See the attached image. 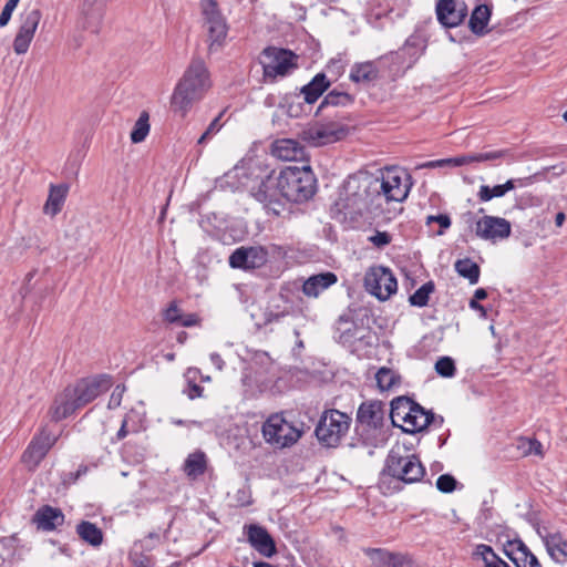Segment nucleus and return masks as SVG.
<instances>
[{
    "label": "nucleus",
    "instance_id": "obj_1",
    "mask_svg": "<svg viewBox=\"0 0 567 567\" xmlns=\"http://www.w3.org/2000/svg\"><path fill=\"white\" fill-rule=\"evenodd\" d=\"M111 386V378L106 374L83 378L74 384L68 385L54 398L50 408L52 420L59 422L66 419L102 393L109 391Z\"/></svg>",
    "mask_w": 567,
    "mask_h": 567
},
{
    "label": "nucleus",
    "instance_id": "obj_2",
    "mask_svg": "<svg viewBox=\"0 0 567 567\" xmlns=\"http://www.w3.org/2000/svg\"><path fill=\"white\" fill-rule=\"evenodd\" d=\"M212 86L208 69L202 59H193L177 82L172 97V110L185 117L194 104L202 101Z\"/></svg>",
    "mask_w": 567,
    "mask_h": 567
},
{
    "label": "nucleus",
    "instance_id": "obj_3",
    "mask_svg": "<svg viewBox=\"0 0 567 567\" xmlns=\"http://www.w3.org/2000/svg\"><path fill=\"white\" fill-rule=\"evenodd\" d=\"M377 205L375 193L372 192L371 175L358 173L350 175L343 183L336 207L344 217L355 219Z\"/></svg>",
    "mask_w": 567,
    "mask_h": 567
},
{
    "label": "nucleus",
    "instance_id": "obj_4",
    "mask_svg": "<svg viewBox=\"0 0 567 567\" xmlns=\"http://www.w3.org/2000/svg\"><path fill=\"white\" fill-rule=\"evenodd\" d=\"M411 49L410 40L406 41L404 47L396 52H391L388 55L381 56L375 61H365L354 63L351 68L349 78L352 82L362 85H370L379 79L380 70L386 64L390 69V76L395 79L404 74L405 70L411 68L414 61L403 66L404 53Z\"/></svg>",
    "mask_w": 567,
    "mask_h": 567
},
{
    "label": "nucleus",
    "instance_id": "obj_5",
    "mask_svg": "<svg viewBox=\"0 0 567 567\" xmlns=\"http://www.w3.org/2000/svg\"><path fill=\"white\" fill-rule=\"evenodd\" d=\"M372 192L375 193L377 206H380L382 198L385 202H403L411 189V175L400 167L385 168L381 177L371 175Z\"/></svg>",
    "mask_w": 567,
    "mask_h": 567
},
{
    "label": "nucleus",
    "instance_id": "obj_6",
    "mask_svg": "<svg viewBox=\"0 0 567 567\" xmlns=\"http://www.w3.org/2000/svg\"><path fill=\"white\" fill-rule=\"evenodd\" d=\"M284 202L301 203L316 192V178L309 166L287 167L277 175Z\"/></svg>",
    "mask_w": 567,
    "mask_h": 567
},
{
    "label": "nucleus",
    "instance_id": "obj_7",
    "mask_svg": "<svg viewBox=\"0 0 567 567\" xmlns=\"http://www.w3.org/2000/svg\"><path fill=\"white\" fill-rule=\"evenodd\" d=\"M265 441L276 449H286L295 445L305 433V425L295 424L287 420L284 412L274 413L262 424Z\"/></svg>",
    "mask_w": 567,
    "mask_h": 567
},
{
    "label": "nucleus",
    "instance_id": "obj_8",
    "mask_svg": "<svg viewBox=\"0 0 567 567\" xmlns=\"http://www.w3.org/2000/svg\"><path fill=\"white\" fill-rule=\"evenodd\" d=\"M386 473L403 483L420 482L425 475V468L420 458L413 454H402L400 447L392 449L385 461Z\"/></svg>",
    "mask_w": 567,
    "mask_h": 567
},
{
    "label": "nucleus",
    "instance_id": "obj_9",
    "mask_svg": "<svg viewBox=\"0 0 567 567\" xmlns=\"http://www.w3.org/2000/svg\"><path fill=\"white\" fill-rule=\"evenodd\" d=\"M350 423L351 417L348 414L334 409L326 410L319 419L315 434L321 444L334 447L347 434Z\"/></svg>",
    "mask_w": 567,
    "mask_h": 567
},
{
    "label": "nucleus",
    "instance_id": "obj_10",
    "mask_svg": "<svg viewBox=\"0 0 567 567\" xmlns=\"http://www.w3.org/2000/svg\"><path fill=\"white\" fill-rule=\"evenodd\" d=\"M384 404L381 401L373 400L360 404L357 411V434L362 439L363 444L375 446V437L370 432L381 431L384 421Z\"/></svg>",
    "mask_w": 567,
    "mask_h": 567
},
{
    "label": "nucleus",
    "instance_id": "obj_11",
    "mask_svg": "<svg viewBox=\"0 0 567 567\" xmlns=\"http://www.w3.org/2000/svg\"><path fill=\"white\" fill-rule=\"evenodd\" d=\"M200 7L208 50L210 53L217 52L224 47L228 33L226 20L215 0H202Z\"/></svg>",
    "mask_w": 567,
    "mask_h": 567
},
{
    "label": "nucleus",
    "instance_id": "obj_12",
    "mask_svg": "<svg viewBox=\"0 0 567 567\" xmlns=\"http://www.w3.org/2000/svg\"><path fill=\"white\" fill-rule=\"evenodd\" d=\"M251 196L264 205L268 214L279 216L286 206L277 175L269 174L257 186L251 187Z\"/></svg>",
    "mask_w": 567,
    "mask_h": 567
},
{
    "label": "nucleus",
    "instance_id": "obj_13",
    "mask_svg": "<svg viewBox=\"0 0 567 567\" xmlns=\"http://www.w3.org/2000/svg\"><path fill=\"white\" fill-rule=\"evenodd\" d=\"M264 60L260 62L264 70V76L275 80L277 76L287 75L292 69L297 68L296 54L290 50L268 47L262 51Z\"/></svg>",
    "mask_w": 567,
    "mask_h": 567
},
{
    "label": "nucleus",
    "instance_id": "obj_14",
    "mask_svg": "<svg viewBox=\"0 0 567 567\" xmlns=\"http://www.w3.org/2000/svg\"><path fill=\"white\" fill-rule=\"evenodd\" d=\"M42 12L39 6H29L20 13V27L13 40V51L24 54L34 38L37 28L41 21Z\"/></svg>",
    "mask_w": 567,
    "mask_h": 567
},
{
    "label": "nucleus",
    "instance_id": "obj_15",
    "mask_svg": "<svg viewBox=\"0 0 567 567\" xmlns=\"http://www.w3.org/2000/svg\"><path fill=\"white\" fill-rule=\"evenodd\" d=\"M364 287L371 295L384 301L396 292L398 282L389 268L378 266L365 274Z\"/></svg>",
    "mask_w": 567,
    "mask_h": 567
},
{
    "label": "nucleus",
    "instance_id": "obj_16",
    "mask_svg": "<svg viewBox=\"0 0 567 567\" xmlns=\"http://www.w3.org/2000/svg\"><path fill=\"white\" fill-rule=\"evenodd\" d=\"M474 233L483 240L497 243L511 236L512 225L505 218L485 215L475 223Z\"/></svg>",
    "mask_w": 567,
    "mask_h": 567
},
{
    "label": "nucleus",
    "instance_id": "obj_17",
    "mask_svg": "<svg viewBox=\"0 0 567 567\" xmlns=\"http://www.w3.org/2000/svg\"><path fill=\"white\" fill-rule=\"evenodd\" d=\"M268 260V251L261 246L238 247L229 256L228 262L235 269H256Z\"/></svg>",
    "mask_w": 567,
    "mask_h": 567
},
{
    "label": "nucleus",
    "instance_id": "obj_18",
    "mask_svg": "<svg viewBox=\"0 0 567 567\" xmlns=\"http://www.w3.org/2000/svg\"><path fill=\"white\" fill-rule=\"evenodd\" d=\"M56 441L58 436L52 435L43 427L40 433L33 437L23 453V462L32 467L38 466Z\"/></svg>",
    "mask_w": 567,
    "mask_h": 567
},
{
    "label": "nucleus",
    "instance_id": "obj_19",
    "mask_svg": "<svg viewBox=\"0 0 567 567\" xmlns=\"http://www.w3.org/2000/svg\"><path fill=\"white\" fill-rule=\"evenodd\" d=\"M435 11L439 22L446 28L460 25L467 16L465 3L457 0H439Z\"/></svg>",
    "mask_w": 567,
    "mask_h": 567
},
{
    "label": "nucleus",
    "instance_id": "obj_20",
    "mask_svg": "<svg viewBox=\"0 0 567 567\" xmlns=\"http://www.w3.org/2000/svg\"><path fill=\"white\" fill-rule=\"evenodd\" d=\"M347 130L334 123L313 125L303 131V138L315 146L326 145L341 140Z\"/></svg>",
    "mask_w": 567,
    "mask_h": 567
},
{
    "label": "nucleus",
    "instance_id": "obj_21",
    "mask_svg": "<svg viewBox=\"0 0 567 567\" xmlns=\"http://www.w3.org/2000/svg\"><path fill=\"white\" fill-rule=\"evenodd\" d=\"M249 544L262 556L270 558L277 553L276 544L268 530L257 524L245 526Z\"/></svg>",
    "mask_w": 567,
    "mask_h": 567
},
{
    "label": "nucleus",
    "instance_id": "obj_22",
    "mask_svg": "<svg viewBox=\"0 0 567 567\" xmlns=\"http://www.w3.org/2000/svg\"><path fill=\"white\" fill-rule=\"evenodd\" d=\"M537 534L544 542L548 555L556 563L567 559V540L559 532L550 533L546 528H537Z\"/></svg>",
    "mask_w": 567,
    "mask_h": 567
},
{
    "label": "nucleus",
    "instance_id": "obj_23",
    "mask_svg": "<svg viewBox=\"0 0 567 567\" xmlns=\"http://www.w3.org/2000/svg\"><path fill=\"white\" fill-rule=\"evenodd\" d=\"M107 0H84L82 13L84 21L82 28L92 33H99Z\"/></svg>",
    "mask_w": 567,
    "mask_h": 567
},
{
    "label": "nucleus",
    "instance_id": "obj_24",
    "mask_svg": "<svg viewBox=\"0 0 567 567\" xmlns=\"http://www.w3.org/2000/svg\"><path fill=\"white\" fill-rule=\"evenodd\" d=\"M271 154L281 161H301L305 158L303 146L293 138H281L272 143Z\"/></svg>",
    "mask_w": 567,
    "mask_h": 567
},
{
    "label": "nucleus",
    "instance_id": "obj_25",
    "mask_svg": "<svg viewBox=\"0 0 567 567\" xmlns=\"http://www.w3.org/2000/svg\"><path fill=\"white\" fill-rule=\"evenodd\" d=\"M404 425H400V427L406 433H415L421 432L427 425L435 421V415L431 411H426L420 404L415 402L414 409L409 415Z\"/></svg>",
    "mask_w": 567,
    "mask_h": 567
},
{
    "label": "nucleus",
    "instance_id": "obj_26",
    "mask_svg": "<svg viewBox=\"0 0 567 567\" xmlns=\"http://www.w3.org/2000/svg\"><path fill=\"white\" fill-rule=\"evenodd\" d=\"M337 280V276L330 271L313 275L303 282L302 292L307 297L317 298L323 290L334 285Z\"/></svg>",
    "mask_w": 567,
    "mask_h": 567
},
{
    "label": "nucleus",
    "instance_id": "obj_27",
    "mask_svg": "<svg viewBox=\"0 0 567 567\" xmlns=\"http://www.w3.org/2000/svg\"><path fill=\"white\" fill-rule=\"evenodd\" d=\"M33 520L37 523L38 528L53 530L63 524L64 515L60 508L44 505L37 511Z\"/></svg>",
    "mask_w": 567,
    "mask_h": 567
},
{
    "label": "nucleus",
    "instance_id": "obj_28",
    "mask_svg": "<svg viewBox=\"0 0 567 567\" xmlns=\"http://www.w3.org/2000/svg\"><path fill=\"white\" fill-rule=\"evenodd\" d=\"M415 402L406 396H399L391 401L390 417L394 426L404 425Z\"/></svg>",
    "mask_w": 567,
    "mask_h": 567
},
{
    "label": "nucleus",
    "instance_id": "obj_29",
    "mask_svg": "<svg viewBox=\"0 0 567 567\" xmlns=\"http://www.w3.org/2000/svg\"><path fill=\"white\" fill-rule=\"evenodd\" d=\"M330 81L324 73H318L315 78L301 89L303 100L312 104L328 90Z\"/></svg>",
    "mask_w": 567,
    "mask_h": 567
},
{
    "label": "nucleus",
    "instance_id": "obj_30",
    "mask_svg": "<svg viewBox=\"0 0 567 567\" xmlns=\"http://www.w3.org/2000/svg\"><path fill=\"white\" fill-rule=\"evenodd\" d=\"M504 553L516 567H527L530 550L523 540H508L504 545Z\"/></svg>",
    "mask_w": 567,
    "mask_h": 567
},
{
    "label": "nucleus",
    "instance_id": "obj_31",
    "mask_svg": "<svg viewBox=\"0 0 567 567\" xmlns=\"http://www.w3.org/2000/svg\"><path fill=\"white\" fill-rule=\"evenodd\" d=\"M68 194V186L65 185H51L49 197L44 205V213L47 215L55 216L63 207Z\"/></svg>",
    "mask_w": 567,
    "mask_h": 567
},
{
    "label": "nucleus",
    "instance_id": "obj_32",
    "mask_svg": "<svg viewBox=\"0 0 567 567\" xmlns=\"http://www.w3.org/2000/svg\"><path fill=\"white\" fill-rule=\"evenodd\" d=\"M491 8L486 4L477 6L470 18V29L474 34L483 35L487 32L486 27L491 18Z\"/></svg>",
    "mask_w": 567,
    "mask_h": 567
},
{
    "label": "nucleus",
    "instance_id": "obj_33",
    "mask_svg": "<svg viewBox=\"0 0 567 567\" xmlns=\"http://www.w3.org/2000/svg\"><path fill=\"white\" fill-rule=\"evenodd\" d=\"M207 467L206 455L202 451L190 453L184 463V472L189 478H197L203 475Z\"/></svg>",
    "mask_w": 567,
    "mask_h": 567
},
{
    "label": "nucleus",
    "instance_id": "obj_34",
    "mask_svg": "<svg viewBox=\"0 0 567 567\" xmlns=\"http://www.w3.org/2000/svg\"><path fill=\"white\" fill-rule=\"evenodd\" d=\"M76 533L81 539L93 547H97L103 543L102 530L91 522L82 520L80 524H78Z\"/></svg>",
    "mask_w": 567,
    "mask_h": 567
},
{
    "label": "nucleus",
    "instance_id": "obj_35",
    "mask_svg": "<svg viewBox=\"0 0 567 567\" xmlns=\"http://www.w3.org/2000/svg\"><path fill=\"white\" fill-rule=\"evenodd\" d=\"M455 271L467 279L471 285L478 282L481 269L480 266L470 258L458 259L454 265Z\"/></svg>",
    "mask_w": 567,
    "mask_h": 567
},
{
    "label": "nucleus",
    "instance_id": "obj_36",
    "mask_svg": "<svg viewBox=\"0 0 567 567\" xmlns=\"http://www.w3.org/2000/svg\"><path fill=\"white\" fill-rule=\"evenodd\" d=\"M504 156L503 151H493V152H485V153H478L475 155H463V156H456L451 157V163L453 167L467 165L474 162H484V161H494Z\"/></svg>",
    "mask_w": 567,
    "mask_h": 567
},
{
    "label": "nucleus",
    "instance_id": "obj_37",
    "mask_svg": "<svg viewBox=\"0 0 567 567\" xmlns=\"http://www.w3.org/2000/svg\"><path fill=\"white\" fill-rule=\"evenodd\" d=\"M474 556L482 558L484 567H509V565L498 557L493 548L485 544L476 546Z\"/></svg>",
    "mask_w": 567,
    "mask_h": 567
},
{
    "label": "nucleus",
    "instance_id": "obj_38",
    "mask_svg": "<svg viewBox=\"0 0 567 567\" xmlns=\"http://www.w3.org/2000/svg\"><path fill=\"white\" fill-rule=\"evenodd\" d=\"M17 547L18 539L14 536L0 539V567L13 560Z\"/></svg>",
    "mask_w": 567,
    "mask_h": 567
},
{
    "label": "nucleus",
    "instance_id": "obj_39",
    "mask_svg": "<svg viewBox=\"0 0 567 567\" xmlns=\"http://www.w3.org/2000/svg\"><path fill=\"white\" fill-rule=\"evenodd\" d=\"M148 113L142 112L140 117L134 124V127L131 132V141L133 143H141L143 142L150 132V123H148Z\"/></svg>",
    "mask_w": 567,
    "mask_h": 567
},
{
    "label": "nucleus",
    "instance_id": "obj_40",
    "mask_svg": "<svg viewBox=\"0 0 567 567\" xmlns=\"http://www.w3.org/2000/svg\"><path fill=\"white\" fill-rule=\"evenodd\" d=\"M435 290L433 281L422 285L413 295L409 297V302L414 307H425L429 302L430 295Z\"/></svg>",
    "mask_w": 567,
    "mask_h": 567
},
{
    "label": "nucleus",
    "instance_id": "obj_41",
    "mask_svg": "<svg viewBox=\"0 0 567 567\" xmlns=\"http://www.w3.org/2000/svg\"><path fill=\"white\" fill-rule=\"evenodd\" d=\"M352 102V97L350 94L346 93V92H339V91H330L323 99V101L321 102L319 109H322L327 105H332V106H339V105H348Z\"/></svg>",
    "mask_w": 567,
    "mask_h": 567
},
{
    "label": "nucleus",
    "instance_id": "obj_42",
    "mask_svg": "<svg viewBox=\"0 0 567 567\" xmlns=\"http://www.w3.org/2000/svg\"><path fill=\"white\" fill-rule=\"evenodd\" d=\"M378 386L382 390H390L396 382L398 375L389 368H381L375 374Z\"/></svg>",
    "mask_w": 567,
    "mask_h": 567
},
{
    "label": "nucleus",
    "instance_id": "obj_43",
    "mask_svg": "<svg viewBox=\"0 0 567 567\" xmlns=\"http://www.w3.org/2000/svg\"><path fill=\"white\" fill-rule=\"evenodd\" d=\"M435 371L444 378H451L455 374L456 368L453 359L450 357H442L435 363Z\"/></svg>",
    "mask_w": 567,
    "mask_h": 567
},
{
    "label": "nucleus",
    "instance_id": "obj_44",
    "mask_svg": "<svg viewBox=\"0 0 567 567\" xmlns=\"http://www.w3.org/2000/svg\"><path fill=\"white\" fill-rule=\"evenodd\" d=\"M506 193L505 189L503 188V185H495L494 187L482 185L477 193V197L481 202H488L494 197H502Z\"/></svg>",
    "mask_w": 567,
    "mask_h": 567
},
{
    "label": "nucleus",
    "instance_id": "obj_45",
    "mask_svg": "<svg viewBox=\"0 0 567 567\" xmlns=\"http://www.w3.org/2000/svg\"><path fill=\"white\" fill-rule=\"evenodd\" d=\"M365 555L375 567H388V550L383 548H367Z\"/></svg>",
    "mask_w": 567,
    "mask_h": 567
},
{
    "label": "nucleus",
    "instance_id": "obj_46",
    "mask_svg": "<svg viewBox=\"0 0 567 567\" xmlns=\"http://www.w3.org/2000/svg\"><path fill=\"white\" fill-rule=\"evenodd\" d=\"M225 111L220 112L208 125V127L205 130V132L200 135L197 143L204 144L208 138H210L214 134L219 132L221 128L220 118L223 117Z\"/></svg>",
    "mask_w": 567,
    "mask_h": 567
},
{
    "label": "nucleus",
    "instance_id": "obj_47",
    "mask_svg": "<svg viewBox=\"0 0 567 567\" xmlns=\"http://www.w3.org/2000/svg\"><path fill=\"white\" fill-rule=\"evenodd\" d=\"M456 480L450 474L440 475L436 481V487L443 493H451L456 487Z\"/></svg>",
    "mask_w": 567,
    "mask_h": 567
},
{
    "label": "nucleus",
    "instance_id": "obj_48",
    "mask_svg": "<svg viewBox=\"0 0 567 567\" xmlns=\"http://www.w3.org/2000/svg\"><path fill=\"white\" fill-rule=\"evenodd\" d=\"M432 223L440 225L441 229L437 231V235H443L444 230L451 226V218L446 214L430 215L426 217V225H431Z\"/></svg>",
    "mask_w": 567,
    "mask_h": 567
},
{
    "label": "nucleus",
    "instance_id": "obj_49",
    "mask_svg": "<svg viewBox=\"0 0 567 567\" xmlns=\"http://www.w3.org/2000/svg\"><path fill=\"white\" fill-rule=\"evenodd\" d=\"M19 3V0H8L2 9V12L0 14V28L6 27L11 17L13 11L16 10L17 6Z\"/></svg>",
    "mask_w": 567,
    "mask_h": 567
},
{
    "label": "nucleus",
    "instance_id": "obj_50",
    "mask_svg": "<svg viewBox=\"0 0 567 567\" xmlns=\"http://www.w3.org/2000/svg\"><path fill=\"white\" fill-rule=\"evenodd\" d=\"M164 319L169 323H176L179 324V321L182 319L181 310L176 303V301H173L168 308L164 311Z\"/></svg>",
    "mask_w": 567,
    "mask_h": 567
},
{
    "label": "nucleus",
    "instance_id": "obj_51",
    "mask_svg": "<svg viewBox=\"0 0 567 567\" xmlns=\"http://www.w3.org/2000/svg\"><path fill=\"white\" fill-rule=\"evenodd\" d=\"M369 241L372 243L378 248H383L384 246L391 243V235L386 231H377L374 235L370 236Z\"/></svg>",
    "mask_w": 567,
    "mask_h": 567
},
{
    "label": "nucleus",
    "instance_id": "obj_52",
    "mask_svg": "<svg viewBox=\"0 0 567 567\" xmlns=\"http://www.w3.org/2000/svg\"><path fill=\"white\" fill-rule=\"evenodd\" d=\"M405 560L404 555L388 550V567H403Z\"/></svg>",
    "mask_w": 567,
    "mask_h": 567
},
{
    "label": "nucleus",
    "instance_id": "obj_53",
    "mask_svg": "<svg viewBox=\"0 0 567 567\" xmlns=\"http://www.w3.org/2000/svg\"><path fill=\"white\" fill-rule=\"evenodd\" d=\"M444 166H452L451 158L430 161V162L422 164L420 167L436 168V167H444Z\"/></svg>",
    "mask_w": 567,
    "mask_h": 567
},
{
    "label": "nucleus",
    "instance_id": "obj_54",
    "mask_svg": "<svg viewBox=\"0 0 567 567\" xmlns=\"http://www.w3.org/2000/svg\"><path fill=\"white\" fill-rule=\"evenodd\" d=\"M198 323V317L195 313H189L186 316L182 315V319L179 321V326L182 327H193Z\"/></svg>",
    "mask_w": 567,
    "mask_h": 567
},
{
    "label": "nucleus",
    "instance_id": "obj_55",
    "mask_svg": "<svg viewBox=\"0 0 567 567\" xmlns=\"http://www.w3.org/2000/svg\"><path fill=\"white\" fill-rule=\"evenodd\" d=\"M529 446H528V453L529 454H535V455H539L542 456L543 455V445L539 441L537 440H530L528 442Z\"/></svg>",
    "mask_w": 567,
    "mask_h": 567
},
{
    "label": "nucleus",
    "instance_id": "obj_56",
    "mask_svg": "<svg viewBox=\"0 0 567 567\" xmlns=\"http://www.w3.org/2000/svg\"><path fill=\"white\" fill-rule=\"evenodd\" d=\"M35 274H37V270H31L27 274V276L24 278V284L21 288V292L23 293V296H25L27 293L30 292V290H31L30 284H31V280L34 278Z\"/></svg>",
    "mask_w": 567,
    "mask_h": 567
},
{
    "label": "nucleus",
    "instance_id": "obj_57",
    "mask_svg": "<svg viewBox=\"0 0 567 567\" xmlns=\"http://www.w3.org/2000/svg\"><path fill=\"white\" fill-rule=\"evenodd\" d=\"M462 219L464 220L465 224L468 225V227H473V226L475 227V223L477 221L474 213H472V212L464 213L462 215Z\"/></svg>",
    "mask_w": 567,
    "mask_h": 567
},
{
    "label": "nucleus",
    "instance_id": "obj_58",
    "mask_svg": "<svg viewBox=\"0 0 567 567\" xmlns=\"http://www.w3.org/2000/svg\"><path fill=\"white\" fill-rule=\"evenodd\" d=\"M210 361H212V363H213V364H214L218 370H221V369H223V367H224V361H223L221 357H220L218 353H216V352L212 353V354H210Z\"/></svg>",
    "mask_w": 567,
    "mask_h": 567
},
{
    "label": "nucleus",
    "instance_id": "obj_59",
    "mask_svg": "<svg viewBox=\"0 0 567 567\" xmlns=\"http://www.w3.org/2000/svg\"><path fill=\"white\" fill-rule=\"evenodd\" d=\"M202 392H203V388L202 386H199L198 384H193L190 386L188 396L190 399L199 398V396H202Z\"/></svg>",
    "mask_w": 567,
    "mask_h": 567
},
{
    "label": "nucleus",
    "instance_id": "obj_60",
    "mask_svg": "<svg viewBox=\"0 0 567 567\" xmlns=\"http://www.w3.org/2000/svg\"><path fill=\"white\" fill-rule=\"evenodd\" d=\"M120 389V386H117L112 395H111V399H110V402H109V406H112V405H118L120 404V400H121V392L117 393V390Z\"/></svg>",
    "mask_w": 567,
    "mask_h": 567
},
{
    "label": "nucleus",
    "instance_id": "obj_61",
    "mask_svg": "<svg viewBox=\"0 0 567 567\" xmlns=\"http://www.w3.org/2000/svg\"><path fill=\"white\" fill-rule=\"evenodd\" d=\"M126 425L127 421L123 420L122 425L116 434L117 440H123L127 435L128 431L126 430Z\"/></svg>",
    "mask_w": 567,
    "mask_h": 567
},
{
    "label": "nucleus",
    "instance_id": "obj_62",
    "mask_svg": "<svg viewBox=\"0 0 567 567\" xmlns=\"http://www.w3.org/2000/svg\"><path fill=\"white\" fill-rule=\"evenodd\" d=\"M487 298V291L484 288H478L474 292V299L484 300Z\"/></svg>",
    "mask_w": 567,
    "mask_h": 567
},
{
    "label": "nucleus",
    "instance_id": "obj_63",
    "mask_svg": "<svg viewBox=\"0 0 567 567\" xmlns=\"http://www.w3.org/2000/svg\"><path fill=\"white\" fill-rule=\"evenodd\" d=\"M527 567H543L537 557L530 551Z\"/></svg>",
    "mask_w": 567,
    "mask_h": 567
},
{
    "label": "nucleus",
    "instance_id": "obj_64",
    "mask_svg": "<svg viewBox=\"0 0 567 567\" xmlns=\"http://www.w3.org/2000/svg\"><path fill=\"white\" fill-rule=\"evenodd\" d=\"M134 565L135 567H150L146 557H140L138 559H135Z\"/></svg>",
    "mask_w": 567,
    "mask_h": 567
}]
</instances>
